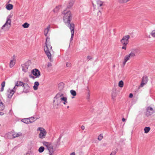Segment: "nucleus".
<instances>
[{"label": "nucleus", "mask_w": 155, "mask_h": 155, "mask_svg": "<svg viewBox=\"0 0 155 155\" xmlns=\"http://www.w3.org/2000/svg\"><path fill=\"white\" fill-rule=\"evenodd\" d=\"M67 98L64 96V94L59 92L58 93L54 98L53 105L55 108L60 106H65L68 105Z\"/></svg>", "instance_id": "1"}, {"label": "nucleus", "mask_w": 155, "mask_h": 155, "mask_svg": "<svg viewBox=\"0 0 155 155\" xmlns=\"http://www.w3.org/2000/svg\"><path fill=\"white\" fill-rule=\"evenodd\" d=\"M63 20L65 23H68L69 25V27L71 29V41L74 36V25L73 23L70 24V22L71 19L72 15L71 12L69 10L64 11L62 13Z\"/></svg>", "instance_id": "2"}, {"label": "nucleus", "mask_w": 155, "mask_h": 155, "mask_svg": "<svg viewBox=\"0 0 155 155\" xmlns=\"http://www.w3.org/2000/svg\"><path fill=\"white\" fill-rule=\"evenodd\" d=\"M50 39L47 37L45 43L46 45L44 48V50L47 54L48 59L51 61H52L51 52H53L52 50V47L50 45Z\"/></svg>", "instance_id": "3"}, {"label": "nucleus", "mask_w": 155, "mask_h": 155, "mask_svg": "<svg viewBox=\"0 0 155 155\" xmlns=\"http://www.w3.org/2000/svg\"><path fill=\"white\" fill-rule=\"evenodd\" d=\"M42 144L45 146L49 152V155H53L54 150L53 146L51 142L45 141H43L41 142Z\"/></svg>", "instance_id": "4"}, {"label": "nucleus", "mask_w": 155, "mask_h": 155, "mask_svg": "<svg viewBox=\"0 0 155 155\" xmlns=\"http://www.w3.org/2000/svg\"><path fill=\"white\" fill-rule=\"evenodd\" d=\"M12 17V15H9L6 18V20L5 23L1 27V29L3 30H8L11 26L12 20L11 18Z\"/></svg>", "instance_id": "5"}, {"label": "nucleus", "mask_w": 155, "mask_h": 155, "mask_svg": "<svg viewBox=\"0 0 155 155\" xmlns=\"http://www.w3.org/2000/svg\"><path fill=\"white\" fill-rule=\"evenodd\" d=\"M155 112V108L151 106H148L146 109L145 114L147 117L151 116Z\"/></svg>", "instance_id": "6"}, {"label": "nucleus", "mask_w": 155, "mask_h": 155, "mask_svg": "<svg viewBox=\"0 0 155 155\" xmlns=\"http://www.w3.org/2000/svg\"><path fill=\"white\" fill-rule=\"evenodd\" d=\"M47 132L44 128L39 127V138L44 139L46 136Z\"/></svg>", "instance_id": "7"}, {"label": "nucleus", "mask_w": 155, "mask_h": 155, "mask_svg": "<svg viewBox=\"0 0 155 155\" xmlns=\"http://www.w3.org/2000/svg\"><path fill=\"white\" fill-rule=\"evenodd\" d=\"M130 36L129 35L124 36L120 40V42L123 45H127L129 43Z\"/></svg>", "instance_id": "8"}, {"label": "nucleus", "mask_w": 155, "mask_h": 155, "mask_svg": "<svg viewBox=\"0 0 155 155\" xmlns=\"http://www.w3.org/2000/svg\"><path fill=\"white\" fill-rule=\"evenodd\" d=\"M12 135L13 138H15L22 136V134L21 132L16 133L15 132H13L12 134L9 133L7 134V137L8 138H11V137H10V136Z\"/></svg>", "instance_id": "9"}, {"label": "nucleus", "mask_w": 155, "mask_h": 155, "mask_svg": "<svg viewBox=\"0 0 155 155\" xmlns=\"http://www.w3.org/2000/svg\"><path fill=\"white\" fill-rule=\"evenodd\" d=\"M31 72L33 75L35 76V77L31 75H30L29 76L30 78L34 79L38 77L39 76V71L38 69H34L31 71Z\"/></svg>", "instance_id": "10"}, {"label": "nucleus", "mask_w": 155, "mask_h": 155, "mask_svg": "<svg viewBox=\"0 0 155 155\" xmlns=\"http://www.w3.org/2000/svg\"><path fill=\"white\" fill-rule=\"evenodd\" d=\"M16 57L14 56L12 57L9 62V66L10 68L13 67L16 63Z\"/></svg>", "instance_id": "11"}, {"label": "nucleus", "mask_w": 155, "mask_h": 155, "mask_svg": "<svg viewBox=\"0 0 155 155\" xmlns=\"http://www.w3.org/2000/svg\"><path fill=\"white\" fill-rule=\"evenodd\" d=\"M31 64L30 61H28L25 64L22 65V70L24 72H26L28 69L29 66Z\"/></svg>", "instance_id": "12"}, {"label": "nucleus", "mask_w": 155, "mask_h": 155, "mask_svg": "<svg viewBox=\"0 0 155 155\" xmlns=\"http://www.w3.org/2000/svg\"><path fill=\"white\" fill-rule=\"evenodd\" d=\"M103 4V2L99 0L97 1L94 4V6L96 8H98L101 6Z\"/></svg>", "instance_id": "13"}, {"label": "nucleus", "mask_w": 155, "mask_h": 155, "mask_svg": "<svg viewBox=\"0 0 155 155\" xmlns=\"http://www.w3.org/2000/svg\"><path fill=\"white\" fill-rule=\"evenodd\" d=\"M148 81V78L146 76L143 77L140 84V86L143 87L145 84L147 83Z\"/></svg>", "instance_id": "14"}, {"label": "nucleus", "mask_w": 155, "mask_h": 155, "mask_svg": "<svg viewBox=\"0 0 155 155\" xmlns=\"http://www.w3.org/2000/svg\"><path fill=\"white\" fill-rule=\"evenodd\" d=\"M23 91L25 93H27L29 91L30 88L27 84H24L23 85Z\"/></svg>", "instance_id": "15"}, {"label": "nucleus", "mask_w": 155, "mask_h": 155, "mask_svg": "<svg viewBox=\"0 0 155 155\" xmlns=\"http://www.w3.org/2000/svg\"><path fill=\"white\" fill-rule=\"evenodd\" d=\"M14 93V91H13L12 90L8 89V90L7 94L8 97L9 98H11Z\"/></svg>", "instance_id": "16"}, {"label": "nucleus", "mask_w": 155, "mask_h": 155, "mask_svg": "<svg viewBox=\"0 0 155 155\" xmlns=\"http://www.w3.org/2000/svg\"><path fill=\"white\" fill-rule=\"evenodd\" d=\"M61 8V5L57 6L54 8L53 9V12L55 14L59 12Z\"/></svg>", "instance_id": "17"}, {"label": "nucleus", "mask_w": 155, "mask_h": 155, "mask_svg": "<svg viewBox=\"0 0 155 155\" xmlns=\"http://www.w3.org/2000/svg\"><path fill=\"white\" fill-rule=\"evenodd\" d=\"M136 50L135 49H133L132 50L131 52L130 53L128 54H127L130 58L131 57H134L136 56L135 53L134 51H136Z\"/></svg>", "instance_id": "18"}, {"label": "nucleus", "mask_w": 155, "mask_h": 155, "mask_svg": "<svg viewBox=\"0 0 155 155\" xmlns=\"http://www.w3.org/2000/svg\"><path fill=\"white\" fill-rule=\"evenodd\" d=\"M130 58L128 55H126L124 58V60L123 63V64L125 65L127 62L129 60Z\"/></svg>", "instance_id": "19"}, {"label": "nucleus", "mask_w": 155, "mask_h": 155, "mask_svg": "<svg viewBox=\"0 0 155 155\" xmlns=\"http://www.w3.org/2000/svg\"><path fill=\"white\" fill-rule=\"evenodd\" d=\"M13 5L12 4H9L6 5V9L8 10H10L12 9L13 8Z\"/></svg>", "instance_id": "20"}, {"label": "nucleus", "mask_w": 155, "mask_h": 155, "mask_svg": "<svg viewBox=\"0 0 155 155\" xmlns=\"http://www.w3.org/2000/svg\"><path fill=\"white\" fill-rule=\"evenodd\" d=\"M58 89L60 91H62L64 88V85L63 83H60L58 84Z\"/></svg>", "instance_id": "21"}, {"label": "nucleus", "mask_w": 155, "mask_h": 155, "mask_svg": "<svg viewBox=\"0 0 155 155\" xmlns=\"http://www.w3.org/2000/svg\"><path fill=\"white\" fill-rule=\"evenodd\" d=\"M124 83L122 80L120 81L118 83V86L120 88H122L124 86Z\"/></svg>", "instance_id": "22"}, {"label": "nucleus", "mask_w": 155, "mask_h": 155, "mask_svg": "<svg viewBox=\"0 0 155 155\" xmlns=\"http://www.w3.org/2000/svg\"><path fill=\"white\" fill-rule=\"evenodd\" d=\"M39 85V83L38 82H35L34 84V85L33 86V88L34 90H37L38 86Z\"/></svg>", "instance_id": "23"}, {"label": "nucleus", "mask_w": 155, "mask_h": 155, "mask_svg": "<svg viewBox=\"0 0 155 155\" xmlns=\"http://www.w3.org/2000/svg\"><path fill=\"white\" fill-rule=\"evenodd\" d=\"M1 85V88L0 91L1 92H2L4 91V87H5V81L3 82L2 83Z\"/></svg>", "instance_id": "24"}, {"label": "nucleus", "mask_w": 155, "mask_h": 155, "mask_svg": "<svg viewBox=\"0 0 155 155\" xmlns=\"http://www.w3.org/2000/svg\"><path fill=\"white\" fill-rule=\"evenodd\" d=\"M22 121L24 123L28 124L30 123V120L28 118L23 119Z\"/></svg>", "instance_id": "25"}, {"label": "nucleus", "mask_w": 155, "mask_h": 155, "mask_svg": "<svg viewBox=\"0 0 155 155\" xmlns=\"http://www.w3.org/2000/svg\"><path fill=\"white\" fill-rule=\"evenodd\" d=\"M50 28V26H48L47 28H45L44 30V34L45 36H46L48 34Z\"/></svg>", "instance_id": "26"}, {"label": "nucleus", "mask_w": 155, "mask_h": 155, "mask_svg": "<svg viewBox=\"0 0 155 155\" xmlns=\"http://www.w3.org/2000/svg\"><path fill=\"white\" fill-rule=\"evenodd\" d=\"M30 24L27 22H25L23 24L22 26L24 28H27L29 27Z\"/></svg>", "instance_id": "27"}, {"label": "nucleus", "mask_w": 155, "mask_h": 155, "mask_svg": "<svg viewBox=\"0 0 155 155\" xmlns=\"http://www.w3.org/2000/svg\"><path fill=\"white\" fill-rule=\"evenodd\" d=\"M70 92L71 94L73 96V97H72V98H74V97L76 96V91L74 90H72L70 91Z\"/></svg>", "instance_id": "28"}, {"label": "nucleus", "mask_w": 155, "mask_h": 155, "mask_svg": "<svg viewBox=\"0 0 155 155\" xmlns=\"http://www.w3.org/2000/svg\"><path fill=\"white\" fill-rule=\"evenodd\" d=\"M150 128L149 127H146L144 128V133L147 134L149 132L150 130Z\"/></svg>", "instance_id": "29"}, {"label": "nucleus", "mask_w": 155, "mask_h": 155, "mask_svg": "<svg viewBox=\"0 0 155 155\" xmlns=\"http://www.w3.org/2000/svg\"><path fill=\"white\" fill-rule=\"evenodd\" d=\"M23 84V83L21 81H18L15 84L16 86L18 87L21 86Z\"/></svg>", "instance_id": "30"}, {"label": "nucleus", "mask_w": 155, "mask_h": 155, "mask_svg": "<svg viewBox=\"0 0 155 155\" xmlns=\"http://www.w3.org/2000/svg\"><path fill=\"white\" fill-rule=\"evenodd\" d=\"M130 0H119V2L122 4L126 3L129 2Z\"/></svg>", "instance_id": "31"}, {"label": "nucleus", "mask_w": 155, "mask_h": 155, "mask_svg": "<svg viewBox=\"0 0 155 155\" xmlns=\"http://www.w3.org/2000/svg\"><path fill=\"white\" fill-rule=\"evenodd\" d=\"M150 34L153 37L155 38V29L151 31Z\"/></svg>", "instance_id": "32"}, {"label": "nucleus", "mask_w": 155, "mask_h": 155, "mask_svg": "<svg viewBox=\"0 0 155 155\" xmlns=\"http://www.w3.org/2000/svg\"><path fill=\"white\" fill-rule=\"evenodd\" d=\"M45 147L42 146L39 147V153H42L45 150Z\"/></svg>", "instance_id": "33"}, {"label": "nucleus", "mask_w": 155, "mask_h": 155, "mask_svg": "<svg viewBox=\"0 0 155 155\" xmlns=\"http://www.w3.org/2000/svg\"><path fill=\"white\" fill-rule=\"evenodd\" d=\"M103 135L100 134L98 135L97 137V139L99 141H101L103 139Z\"/></svg>", "instance_id": "34"}, {"label": "nucleus", "mask_w": 155, "mask_h": 155, "mask_svg": "<svg viewBox=\"0 0 155 155\" xmlns=\"http://www.w3.org/2000/svg\"><path fill=\"white\" fill-rule=\"evenodd\" d=\"M28 118L29 120H30V123H31L34 122L35 120V119L33 117H31Z\"/></svg>", "instance_id": "35"}, {"label": "nucleus", "mask_w": 155, "mask_h": 155, "mask_svg": "<svg viewBox=\"0 0 155 155\" xmlns=\"http://www.w3.org/2000/svg\"><path fill=\"white\" fill-rule=\"evenodd\" d=\"M25 155H32V153L31 151H28Z\"/></svg>", "instance_id": "36"}, {"label": "nucleus", "mask_w": 155, "mask_h": 155, "mask_svg": "<svg viewBox=\"0 0 155 155\" xmlns=\"http://www.w3.org/2000/svg\"><path fill=\"white\" fill-rule=\"evenodd\" d=\"M117 153L116 151H114L111 152L110 154L111 155H115Z\"/></svg>", "instance_id": "37"}, {"label": "nucleus", "mask_w": 155, "mask_h": 155, "mask_svg": "<svg viewBox=\"0 0 155 155\" xmlns=\"http://www.w3.org/2000/svg\"><path fill=\"white\" fill-rule=\"evenodd\" d=\"M17 87H18V86H16V85H15V86L14 87L13 89H12V90L13 91H14V92H15L16 91V90L17 89Z\"/></svg>", "instance_id": "38"}, {"label": "nucleus", "mask_w": 155, "mask_h": 155, "mask_svg": "<svg viewBox=\"0 0 155 155\" xmlns=\"http://www.w3.org/2000/svg\"><path fill=\"white\" fill-rule=\"evenodd\" d=\"M123 46L122 47V48L123 49H124L125 50H126L127 47H126V45H123Z\"/></svg>", "instance_id": "39"}, {"label": "nucleus", "mask_w": 155, "mask_h": 155, "mask_svg": "<svg viewBox=\"0 0 155 155\" xmlns=\"http://www.w3.org/2000/svg\"><path fill=\"white\" fill-rule=\"evenodd\" d=\"M112 97L113 99H114L116 97V96L115 95L114 93H112Z\"/></svg>", "instance_id": "40"}, {"label": "nucleus", "mask_w": 155, "mask_h": 155, "mask_svg": "<svg viewBox=\"0 0 155 155\" xmlns=\"http://www.w3.org/2000/svg\"><path fill=\"white\" fill-rule=\"evenodd\" d=\"M133 97V94L132 93H130L129 94V97L130 98H132Z\"/></svg>", "instance_id": "41"}, {"label": "nucleus", "mask_w": 155, "mask_h": 155, "mask_svg": "<svg viewBox=\"0 0 155 155\" xmlns=\"http://www.w3.org/2000/svg\"><path fill=\"white\" fill-rule=\"evenodd\" d=\"M51 65H52V64H51V63H48V64L47 66L48 67H49L51 66Z\"/></svg>", "instance_id": "42"}, {"label": "nucleus", "mask_w": 155, "mask_h": 155, "mask_svg": "<svg viewBox=\"0 0 155 155\" xmlns=\"http://www.w3.org/2000/svg\"><path fill=\"white\" fill-rule=\"evenodd\" d=\"M5 114L3 112H0V116H3Z\"/></svg>", "instance_id": "43"}, {"label": "nucleus", "mask_w": 155, "mask_h": 155, "mask_svg": "<svg viewBox=\"0 0 155 155\" xmlns=\"http://www.w3.org/2000/svg\"><path fill=\"white\" fill-rule=\"evenodd\" d=\"M81 128L83 130H84L85 129V127L84 126H81Z\"/></svg>", "instance_id": "44"}, {"label": "nucleus", "mask_w": 155, "mask_h": 155, "mask_svg": "<svg viewBox=\"0 0 155 155\" xmlns=\"http://www.w3.org/2000/svg\"><path fill=\"white\" fill-rule=\"evenodd\" d=\"M70 155H75V153L73 152L70 154Z\"/></svg>", "instance_id": "45"}, {"label": "nucleus", "mask_w": 155, "mask_h": 155, "mask_svg": "<svg viewBox=\"0 0 155 155\" xmlns=\"http://www.w3.org/2000/svg\"><path fill=\"white\" fill-rule=\"evenodd\" d=\"M125 120H125V119L124 118L122 119V121L123 122H125Z\"/></svg>", "instance_id": "46"}, {"label": "nucleus", "mask_w": 155, "mask_h": 155, "mask_svg": "<svg viewBox=\"0 0 155 155\" xmlns=\"http://www.w3.org/2000/svg\"><path fill=\"white\" fill-rule=\"evenodd\" d=\"M70 65V64H68V63H67V64H66V66H67V67H69V66Z\"/></svg>", "instance_id": "47"}, {"label": "nucleus", "mask_w": 155, "mask_h": 155, "mask_svg": "<svg viewBox=\"0 0 155 155\" xmlns=\"http://www.w3.org/2000/svg\"><path fill=\"white\" fill-rule=\"evenodd\" d=\"M69 107L68 106H67V108H68V107Z\"/></svg>", "instance_id": "48"}, {"label": "nucleus", "mask_w": 155, "mask_h": 155, "mask_svg": "<svg viewBox=\"0 0 155 155\" xmlns=\"http://www.w3.org/2000/svg\"><path fill=\"white\" fill-rule=\"evenodd\" d=\"M110 155H111L110 154Z\"/></svg>", "instance_id": "49"}]
</instances>
